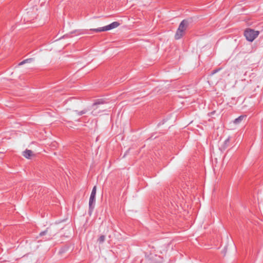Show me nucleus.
I'll return each instance as SVG.
<instances>
[{"mask_svg":"<svg viewBox=\"0 0 263 263\" xmlns=\"http://www.w3.org/2000/svg\"><path fill=\"white\" fill-rule=\"evenodd\" d=\"M188 25L189 22L185 20H183L180 23L175 35V39L179 40L183 36Z\"/></svg>","mask_w":263,"mask_h":263,"instance_id":"nucleus-1","label":"nucleus"},{"mask_svg":"<svg viewBox=\"0 0 263 263\" xmlns=\"http://www.w3.org/2000/svg\"><path fill=\"white\" fill-rule=\"evenodd\" d=\"M258 31H255L253 29L248 28L244 32V35L247 40L250 42L253 41L259 35Z\"/></svg>","mask_w":263,"mask_h":263,"instance_id":"nucleus-2","label":"nucleus"},{"mask_svg":"<svg viewBox=\"0 0 263 263\" xmlns=\"http://www.w3.org/2000/svg\"><path fill=\"white\" fill-rule=\"evenodd\" d=\"M120 25V23L118 22H114L110 24L107 25L106 26L103 27H100L96 29H90V30L96 32H99L102 31H106L112 29H114L115 28H117Z\"/></svg>","mask_w":263,"mask_h":263,"instance_id":"nucleus-3","label":"nucleus"},{"mask_svg":"<svg viewBox=\"0 0 263 263\" xmlns=\"http://www.w3.org/2000/svg\"><path fill=\"white\" fill-rule=\"evenodd\" d=\"M96 191H97V187L96 186H94L89 198V211L91 212L95 207V198H96Z\"/></svg>","mask_w":263,"mask_h":263,"instance_id":"nucleus-4","label":"nucleus"},{"mask_svg":"<svg viewBox=\"0 0 263 263\" xmlns=\"http://www.w3.org/2000/svg\"><path fill=\"white\" fill-rule=\"evenodd\" d=\"M23 155L27 159H29L32 155V152L31 150L26 149L23 152Z\"/></svg>","mask_w":263,"mask_h":263,"instance_id":"nucleus-5","label":"nucleus"},{"mask_svg":"<svg viewBox=\"0 0 263 263\" xmlns=\"http://www.w3.org/2000/svg\"><path fill=\"white\" fill-rule=\"evenodd\" d=\"M246 117V116H240L237 118L235 119L234 123L235 124H238Z\"/></svg>","mask_w":263,"mask_h":263,"instance_id":"nucleus-6","label":"nucleus"},{"mask_svg":"<svg viewBox=\"0 0 263 263\" xmlns=\"http://www.w3.org/2000/svg\"><path fill=\"white\" fill-rule=\"evenodd\" d=\"M230 141V138H228V139H227L225 140L224 143V148H227L229 146Z\"/></svg>","mask_w":263,"mask_h":263,"instance_id":"nucleus-7","label":"nucleus"},{"mask_svg":"<svg viewBox=\"0 0 263 263\" xmlns=\"http://www.w3.org/2000/svg\"><path fill=\"white\" fill-rule=\"evenodd\" d=\"M87 111V110L86 109H84L81 111H76V112H77V115H79V116H81L85 113H86Z\"/></svg>","mask_w":263,"mask_h":263,"instance_id":"nucleus-8","label":"nucleus"},{"mask_svg":"<svg viewBox=\"0 0 263 263\" xmlns=\"http://www.w3.org/2000/svg\"><path fill=\"white\" fill-rule=\"evenodd\" d=\"M105 238V237L104 235H101L100 236L98 240L100 243H102L104 241Z\"/></svg>","mask_w":263,"mask_h":263,"instance_id":"nucleus-9","label":"nucleus"},{"mask_svg":"<svg viewBox=\"0 0 263 263\" xmlns=\"http://www.w3.org/2000/svg\"><path fill=\"white\" fill-rule=\"evenodd\" d=\"M103 104V102L102 101H99L98 102H95V103H93V106H97V105H99V104Z\"/></svg>","mask_w":263,"mask_h":263,"instance_id":"nucleus-10","label":"nucleus"},{"mask_svg":"<svg viewBox=\"0 0 263 263\" xmlns=\"http://www.w3.org/2000/svg\"><path fill=\"white\" fill-rule=\"evenodd\" d=\"M33 61V59L32 58H30V59H26L25 60V62H26V63H30L31 62H32Z\"/></svg>","mask_w":263,"mask_h":263,"instance_id":"nucleus-11","label":"nucleus"},{"mask_svg":"<svg viewBox=\"0 0 263 263\" xmlns=\"http://www.w3.org/2000/svg\"><path fill=\"white\" fill-rule=\"evenodd\" d=\"M219 70H220V69H215V70H213V71L212 72V74H214L216 73V72H217Z\"/></svg>","mask_w":263,"mask_h":263,"instance_id":"nucleus-12","label":"nucleus"},{"mask_svg":"<svg viewBox=\"0 0 263 263\" xmlns=\"http://www.w3.org/2000/svg\"><path fill=\"white\" fill-rule=\"evenodd\" d=\"M46 232H47V230L43 231V232L40 233V236H43V235H44L46 233Z\"/></svg>","mask_w":263,"mask_h":263,"instance_id":"nucleus-13","label":"nucleus"},{"mask_svg":"<svg viewBox=\"0 0 263 263\" xmlns=\"http://www.w3.org/2000/svg\"><path fill=\"white\" fill-rule=\"evenodd\" d=\"M25 63H26V62H25V60H24V61H22L21 62H20L18 65H22Z\"/></svg>","mask_w":263,"mask_h":263,"instance_id":"nucleus-14","label":"nucleus"},{"mask_svg":"<svg viewBox=\"0 0 263 263\" xmlns=\"http://www.w3.org/2000/svg\"><path fill=\"white\" fill-rule=\"evenodd\" d=\"M25 63H26V62H25V60H24V61H22L21 62H20L18 65H22Z\"/></svg>","mask_w":263,"mask_h":263,"instance_id":"nucleus-15","label":"nucleus"},{"mask_svg":"<svg viewBox=\"0 0 263 263\" xmlns=\"http://www.w3.org/2000/svg\"><path fill=\"white\" fill-rule=\"evenodd\" d=\"M92 114L94 115H96L97 114V112L95 111H92Z\"/></svg>","mask_w":263,"mask_h":263,"instance_id":"nucleus-16","label":"nucleus"}]
</instances>
